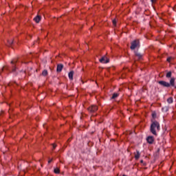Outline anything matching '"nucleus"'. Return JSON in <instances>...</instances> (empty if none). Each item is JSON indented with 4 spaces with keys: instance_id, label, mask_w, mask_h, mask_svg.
<instances>
[{
    "instance_id": "obj_1",
    "label": "nucleus",
    "mask_w": 176,
    "mask_h": 176,
    "mask_svg": "<svg viewBox=\"0 0 176 176\" xmlns=\"http://www.w3.org/2000/svg\"><path fill=\"white\" fill-rule=\"evenodd\" d=\"M150 131L153 135H157V131H160V124L159 122L156 120L151 121Z\"/></svg>"
},
{
    "instance_id": "obj_2",
    "label": "nucleus",
    "mask_w": 176,
    "mask_h": 176,
    "mask_svg": "<svg viewBox=\"0 0 176 176\" xmlns=\"http://www.w3.org/2000/svg\"><path fill=\"white\" fill-rule=\"evenodd\" d=\"M140 47V40L136 39L131 42L130 49L131 50H135V49Z\"/></svg>"
},
{
    "instance_id": "obj_3",
    "label": "nucleus",
    "mask_w": 176,
    "mask_h": 176,
    "mask_svg": "<svg viewBox=\"0 0 176 176\" xmlns=\"http://www.w3.org/2000/svg\"><path fill=\"white\" fill-rule=\"evenodd\" d=\"M98 110V107L96 105H91L88 108V111L91 113H94V112H96V111Z\"/></svg>"
},
{
    "instance_id": "obj_4",
    "label": "nucleus",
    "mask_w": 176,
    "mask_h": 176,
    "mask_svg": "<svg viewBox=\"0 0 176 176\" xmlns=\"http://www.w3.org/2000/svg\"><path fill=\"white\" fill-rule=\"evenodd\" d=\"M159 85H160V86H162V87H170V82H168L164 80H160L158 81Z\"/></svg>"
},
{
    "instance_id": "obj_5",
    "label": "nucleus",
    "mask_w": 176,
    "mask_h": 176,
    "mask_svg": "<svg viewBox=\"0 0 176 176\" xmlns=\"http://www.w3.org/2000/svg\"><path fill=\"white\" fill-rule=\"evenodd\" d=\"M16 63H17V59L14 58L11 61L12 64V72H16Z\"/></svg>"
},
{
    "instance_id": "obj_6",
    "label": "nucleus",
    "mask_w": 176,
    "mask_h": 176,
    "mask_svg": "<svg viewBox=\"0 0 176 176\" xmlns=\"http://www.w3.org/2000/svg\"><path fill=\"white\" fill-rule=\"evenodd\" d=\"M100 63H102V64H108V63H109V59L103 56L100 59Z\"/></svg>"
},
{
    "instance_id": "obj_7",
    "label": "nucleus",
    "mask_w": 176,
    "mask_h": 176,
    "mask_svg": "<svg viewBox=\"0 0 176 176\" xmlns=\"http://www.w3.org/2000/svg\"><path fill=\"white\" fill-rule=\"evenodd\" d=\"M146 141L148 144H152L155 142V138H153V136H148L146 138Z\"/></svg>"
},
{
    "instance_id": "obj_8",
    "label": "nucleus",
    "mask_w": 176,
    "mask_h": 176,
    "mask_svg": "<svg viewBox=\"0 0 176 176\" xmlns=\"http://www.w3.org/2000/svg\"><path fill=\"white\" fill-rule=\"evenodd\" d=\"M63 68H64L63 64H58L56 67V72H61L63 71Z\"/></svg>"
},
{
    "instance_id": "obj_9",
    "label": "nucleus",
    "mask_w": 176,
    "mask_h": 176,
    "mask_svg": "<svg viewBox=\"0 0 176 176\" xmlns=\"http://www.w3.org/2000/svg\"><path fill=\"white\" fill-rule=\"evenodd\" d=\"M170 86H172L173 87H174L175 86V78H172L170 80Z\"/></svg>"
},
{
    "instance_id": "obj_10",
    "label": "nucleus",
    "mask_w": 176,
    "mask_h": 176,
    "mask_svg": "<svg viewBox=\"0 0 176 176\" xmlns=\"http://www.w3.org/2000/svg\"><path fill=\"white\" fill-rule=\"evenodd\" d=\"M41 20H42V17L41 16V15H37L36 17L34 18V21H35V23H39Z\"/></svg>"
},
{
    "instance_id": "obj_11",
    "label": "nucleus",
    "mask_w": 176,
    "mask_h": 176,
    "mask_svg": "<svg viewBox=\"0 0 176 176\" xmlns=\"http://www.w3.org/2000/svg\"><path fill=\"white\" fill-rule=\"evenodd\" d=\"M74 71H71L69 74H68V77H69V79L70 80H74Z\"/></svg>"
},
{
    "instance_id": "obj_12",
    "label": "nucleus",
    "mask_w": 176,
    "mask_h": 176,
    "mask_svg": "<svg viewBox=\"0 0 176 176\" xmlns=\"http://www.w3.org/2000/svg\"><path fill=\"white\" fill-rule=\"evenodd\" d=\"M135 56H136V57H138V58H142V56H144V54L138 52H135Z\"/></svg>"
},
{
    "instance_id": "obj_13",
    "label": "nucleus",
    "mask_w": 176,
    "mask_h": 176,
    "mask_svg": "<svg viewBox=\"0 0 176 176\" xmlns=\"http://www.w3.org/2000/svg\"><path fill=\"white\" fill-rule=\"evenodd\" d=\"M168 104H173L174 102V100L173 99V97H170L167 99Z\"/></svg>"
},
{
    "instance_id": "obj_14",
    "label": "nucleus",
    "mask_w": 176,
    "mask_h": 176,
    "mask_svg": "<svg viewBox=\"0 0 176 176\" xmlns=\"http://www.w3.org/2000/svg\"><path fill=\"white\" fill-rule=\"evenodd\" d=\"M140 156H141L140 151H137V154L135 155V159H136V160H138L140 159Z\"/></svg>"
},
{
    "instance_id": "obj_15",
    "label": "nucleus",
    "mask_w": 176,
    "mask_h": 176,
    "mask_svg": "<svg viewBox=\"0 0 176 176\" xmlns=\"http://www.w3.org/2000/svg\"><path fill=\"white\" fill-rule=\"evenodd\" d=\"M162 112H168V107L165 106V107H162Z\"/></svg>"
},
{
    "instance_id": "obj_16",
    "label": "nucleus",
    "mask_w": 176,
    "mask_h": 176,
    "mask_svg": "<svg viewBox=\"0 0 176 176\" xmlns=\"http://www.w3.org/2000/svg\"><path fill=\"white\" fill-rule=\"evenodd\" d=\"M117 97H119V94L114 93L111 97L112 100H115V98H117Z\"/></svg>"
},
{
    "instance_id": "obj_17",
    "label": "nucleus",
    "mask_w": 176,
    "mask_h": 176,
    "mask_svg": "<svg viewBox=\"0 0 176 176\" xmlns=\"http://www.w3.org/2000/svg\"><path fill=\"white\" fill-rule=\"evenodd\" d=\"M43 76H47V70H43L42 72Z\"/></svg>"
},
{
    "instance_id": "obj_18",
    "label": "nucleus",
    "mask_w": 176,
    "mask_h": 176,
    "mask_svg": "<svg viewBox=\"0 0 176 176\" xmlns=\"http://www.w3.org/2000/svg\"><path fill=\"white\" fill-rule=\"evenodd\" d=\"M54 171L55 174H60V169L58 168H56Z\"/></svg>"
},
{
    "instance_id": "obj_19",
    "label": "nucleus",
    "mask_w": 176,
    "mask_h": 176,
    "mask_svg": "<svg viewBox=\"0 0 176 176\" xmlns=\"http://www.w3.org/2000/svg\"><path fill=\"white\" fill-rule=\"evenodd\" d=\"M171 75H172V73H171V72H168L167 74H166V78H171Z\"/></svg>"
},
{
    "instance_id": "obj_20",
    "label": "nucleus",
    "mask_w": 176,
    "mask_h": 176,
    "mask_svg": "<svg viewBox=\"0 0 176 176\" xmlns=\"http://www.w3.org/2000/svg\"><path fill=\"white\" fill-rule=\"evenodd\" d=\"M171 60H173V57L170 56V57L167 58L168 63H170Z\"/></svg>"
},
{
    "instance_id": "obj_21",
    "label": "nucleus",
    "mask_w": 176,
    "mask_h": 176,
    "mask_svg": "<svg viewBox=\"0 0 176 176\" xmlns=\"http://www.w3.org/2000/svg\"><path fill=\"white\" fill-rule=\"evenodd\" d=\"M57 145L56 144H52V148L53 149H56Z\"/></svg>"
},
{
    "instance_id": "obj_22",
    "label": "nucleus",
    "mask_w": 176,
    "mask_h": 176,
    "mask_svg": "<svg viewBox=\"0 0 176 176\" xmlns=\"http://www.w3.org/2000/svg\"><path fill=\"white\" fill-rule=\"evenodd\" d=\"M113 25H116V19L113 20Z\"/></svg>"
},
{
    "instance_id": "obj_23",
    "label": "nucleus",
    "mask_w": 176,
    "mask_h": 176,
    "mask_svg": "<svg viewBox=\"0 0 176 176\" xmlns=\"http://www.w3.org/2000/svg\"><path fill=\"white\" fill-rule=\"evenodd\" d=\"M8 43L9 45H12L13 43V41L12 40L8 41Z\"/></svg>"
},
{
    "instance_id": "obj_24",
    "label": "nucleus",
    "mask_w": 176,
    "mask_h": 176,
    "mask_svg": "<svg viewBox=\"0 0 176 176\" xmlns=\"http://www.w3.org/2000/svg\"><path fill=\"white\" fill-rule=\"evenodd\" d=\"M151 2L152 3H155V2H156V0H151Z\"/></svg>"
},
{
    "instance_id": "obj_25",
    "label": "nucleus",
    "mask_w": 176,
    "mask_h": 176,
    "mask_svg": "<svg viewBox=\"0 0 176 176\" xmlns=\"http://www.w3.org/2000/svg\"><path fill=\"white\" fill-rule=\"evenodd\" d=\"M152 116H153V118H156V113H153Z\"/></svg>"
},
{
    "instance_id": "obj_26",
    "label": "nucleus",
    "mask_w": 176,
    "mask_h": 176,
    "mask_svg": "<svg viewBox=\"0 0 176 176\" xmlns=\"http://www.w3.org/2000/svg\"><path fill=\"white\" fill-rule=\"evenodd\" d=\"M52 162H53V160H52V159L48 161V163L50 164V163H52Z\"/></svg>"
},
{
    "instance_id": "obj_27",
    "label": "nucleus",
    "mask_w": 176,
    "mask_h": 176,
    "mask_svg": "<svg viewBox=\"0 0 176 176\" xmlns=\"http://www.w3.org/2000/svg\"><path fill=\"white\" fill-rule=\"evenodd\" d=\"M140 163H144V160H142L140 161Z\"/></svg>"
}]
</instances>
